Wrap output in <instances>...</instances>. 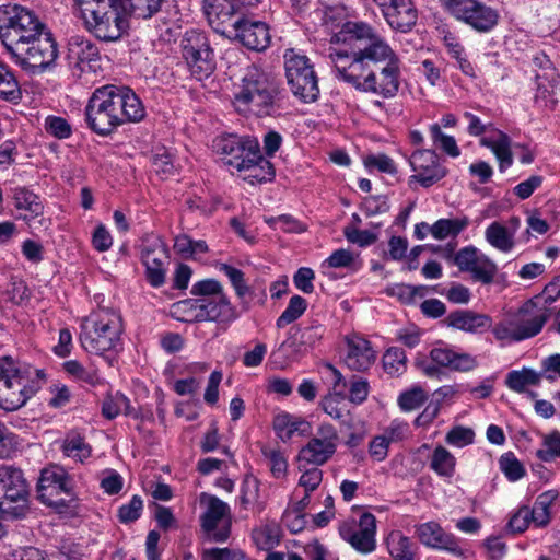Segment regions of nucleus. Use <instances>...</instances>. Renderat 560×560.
<instances>
[{
  "label": "nucleus",
  "instance_id": "nucleus-23",
  "mask_svg": "<svg viewBox=\"0 0 560 560\" xmlns=\"http://www.w3.org/2000/svg\"><path fill=\"white\" fill-rule=\"evenodd\" d=\"M203 11L211 27L219 34L231 37L236 18L235 0H203Z\"/></svg>",
  "mask_w": 560,
  "mask_h": 560
},
{
  "label": "nucleus",
  "instance_id": "nucleus-22",
  "mask_svg": "<svg viewBox=\"0 0 560 560\" xmlns=\"http://www.w3.org/2000/svg\"><path fill=\"white\" fill-rule=\"evenodd\" d=\"M232 36L255 51L267 49L271 42L269 26L265 22L243 18L233 24Z\"/></svg>",
  "mask_w": 560,
  "mask_h": 560
},
{
  "label": "nucleus",
  "instance_id": "nucleus-27",
  "mask_svg": "<svg viewBox=\"0 0 560 560\" xmlns=\"http://www.w3.org/2000/svg\"><path fill=\"white\" fill-rule=\"evenodd\" d=\"M392 28L408 32L417 22L418 13L411 0H394L382 9Z\"/></svg>",
  "mask_w": 560,
  "mask_h": 560
},
{
  "label": "nucleus",
  "instance_id": "nucleus-40",
  "mask_svg": "<svg viewBox=\"0 0 560 560\" xmlns=\"http://www.w3.org/2000/svg\"><path fill=\"white\" fill-rule=\"evenodd\" d=\"M22 96L20 84L8 66L0 62V98L18 102Z\"/></svg>",
  "mask_w": 560,
  "mask_h": 560
},
{
  "label": "nucleus",
  "instance_id": "nucleus-61",
  "mask_svg": "<svg viewBox=\"0 0 560 560\" xmlns=\"http://www.w3.org/2000/svg\"><path fill=\"white\" fill-rule=\"evenodd\" d=\"M409 433V424L400 419H394L381 433L389 444L404 441Z\"/></svg>",
  "mask_w": 560,
  "mask_h": 560
},
{
  "label": "nucleus",
  "instance_id": "nucleus-1",
  "mask_svg": "<svg viewBox=\"0 0 560 560\" xmlns=\"http://www.w3.org/2000/svg\"><path fill=\"white\" fill-rule=\"evenodd\" d=\"M330 43L345 46L329 54L337 79L384 100L398 94L401 60L373 26L347 21L331 35Z\"/></svg>",
  "mask_w": 560,
  "mask_h": 560
},
{
  "label": "nucleus",
  "instance_id": "nucleus-41",
  "mask_svg": "<svg viewBox=\"0 0 560 560\" xmlns=\"http://www.w3.org/2000/svg\"><path fill=\"white\" fill-rule=\"evenodd\" d=\"M551 492H544L536 499L533 508H529L530 522L537 527H546L550 522V505L555 500Z\"/></svg>",
  "mask_w": 560,
  "mask_h": 560
},
{
  "label": "nucleus",
  "instance_id": "nucleus-30",
  "mask_svg": "<svg viewBox=\"0 0 560 560\" xmlns=\"http://www.w3.org/2000/svg\"><path fill=\"white\" fill-rule=\"evenodd\" d=\"M385 544L392 560H417L418 546L400 530H392Z\"/></svg>",
  "mask_w": 560,
  "mask_h": 560
},
{
  "label": "nucleus",
  "instance_id": "nucleus-63",
  "mask_svg": "<svg viewBox=\"0 0 560 560\" xmlns=\"http://www.w3.org/2000/svg\"><path fill=\"white\" fill-rule=\"evenodd\" d=\"M47 132L58 139H67L71 136L72 129L70 124L62 117L48 116L45 120Z\"/></svg>",
  "mask_w": 560,
  "mask_h": 560
},
{
  "label": "nucleus",
  "instance_id": "nucleus-29",
  "mask_svg": "<svg viewBox=\"0 0 560 560\" xmlns=\"http://www.w3.org/2000/svg\"><path fill=\"white\" fill-rule=\"evenodd\" d=\"M13 205L23 220L31 221L40 217L44 205L38 195L27 187L19 186L12 190Z\"/></svg>",
  "mask_w": 560,
  "mask_h": 560
},
{
  "label": "nucleus",
  "instance_id": "nucleus-26",
  "mask_svg": "<svg viewBox=\"0 0 560 560\" xmlns=\"http://www.w3.org/2000/svg\"><path fill=\"white\" fill-rule=\"evenodd\" d=\"M445 323L448 327L469 334H480L492 329V318L489 315L472 312L470 310H457L451 312Z\"/></svg>",
  "mask_w": 560,
  "mask_h": 560
},
{
  "label": "nucleus",
  "instance_id": "nucleus-33",
  "mask_svg": "<svg viewBox=\"0 0 560 560\" xmlns=\"http://www.w3.org/2000/svg\"><path fill=\"white\" fill-rule=\"evenodd\" d=\"M273 429L281 440L287 441L296 433L300 435L307 434L311 425L306 420L300 417L282 412L275 417Z\"/></svg>",
  "mask_w": 560,
  "mask_h": 560
},
{
  "label": "nucleus",
  "instance_id": "nucleus-12",
  "mask_svg": "<svg viewBox=\"0 0 560 560\" xmlns=\"http://www.w3.org/2000/svg\"><path fill=\"white\" fill-rule=\"evenodd\" d=\"M283 58L288 85L293 95L304 103L315 102L319 95L318 79L308 57L291 48L285 50Z\"/></svg>",
  "mask_w": 560,
  "mask_h": 560
},
{
  "label": "nucleus",
  "instance_id": "nucleus-31",
  "mask_svg": "<svg viewBox=\"0 0 560 560\" xmlns=\"http://www.w3.org/2000/svg\"><path fill=\"white\" fill-rule=\"evenodd\" d=\"M480 144L492 151L499 162L501 172H504L513 164L511 139L506 133L498 131L493 137H482Z\"/></svg>",
  "mask_w": 560,
  "mask_h": 560
},
{
  "label": "nucleus",
  "instance_id": "nucleus-9",
  "mask_svg": "<svg viewBox=\"0 0 560 560\" xmlns=\"http://www.w3.org/2000/svg\"><path fill=\"white\" fill-rule=\"evenodd\" d=\"M37 497L58 513H75L78 503L71 476L60 466L51 465L40 471Z\"/></svg>",
  "mask_w": 560,
  "mask_h": 560
},
{
  "label": "nucleus",
  "instance_id": "nucleus-60",
  "mask_svg": "<svg viewBox=\"0 0 560 560\" xmlns=\"http://www.w3.org/2000/svg\"><path fill=\"white\" fill-rule=\"evenodd\" d=\"M201 296H195L194 299H186L179 301L175 304V307L178 312L183 313L185 317L183 320L185 322H202L199 319L201 315Z\"/></svg>",
  "mask_w": 560,
  "mask_h": 560
},
{
  "label": "nucleus",
  "instance_id": "nucleus-62",
  "mask_svg": "<svg viewBox=\"0 0 560 560\" xmlns=\"http://www.w3.org/2000/svg\"><path fill=\"white\" fill-rule=\"evenodd\" d=\"M364 165L369 170H377L386 174H396L397 167L392 158L384 153L370 154L364 159Z\"/></svg>",
  "mask_w": 560,
  "mask_h": 560
},
{
  "label": "nucleus",
  "instance_id": "nucleus-4",
  "mask_svg": "<svg viewBox=\"0 0 560 560\" xmlns=\"http://www.w3.org/2000/svg\"><path fill=\"white\" fill-rule=\"evenodd\" d=\"M232 103L242 115L276 117L283 109V90L270 72L252 65L245 69L233 93Z\"/></svg>",
  "mask_w": 560,
  "mask_h": 560
},
{
  "label": "nucleus",
  "instance_id": "nucleus-55",
  "mask_svg": "<svg viewBox=\"0 0 560 560\" xmlns=\"http://www.w3.org/2000/svg\"><path fill=\"white\" fill-rule=\"evenodd\" d=\"M142 510L143 501L140 495L135 494L128 503L118 509L117 517L122 524L133 523L141 516Z\"/></svg>",
  "mask_w": 560,
  "mask_h": 560
},
{
  "label": "nucleus",
  "instance_id": "nucleus-24",
  "mask_svg": "<svg viewBox=\"0 0 560 560\" xmlns=\"http://www.w3.org/2000/svg\"><path fill=\"white\" fill-rule=\"evenodd\" d=\"M100 59L97 46L82 36H72L68 42L67 60L70 67L81 72L94 70V63Z\"/></svg>",
  "mask_w": 560,
  "mask_h": 560
},
{
  "label": "nucleus",
  "instance_id": "nucleus-25",
  "mask_svg": "<svg viewBox=\"0 0 560 560\" xmlns=\"http://www.w3.org/2000/svg\"><path fill=\"white\" fill-rule=\"evenodd\" d=\"M430 359L441 370L444 368L456 372H469L478 365L476 357L466 352H457L448 347H434L430 351Z\"/></svg>",
  "mask_w": 560,
  "mask_h": 560
},
{
  "label": "nucleus",
  "instance_id": "nucleus-32",
  "mask_svg": "<svg viewBox=\"0 0 560 560\" xmlns=\"http://www.w3.org/2000/svg\"><path fill=\"white\" fill-rule=\"evenodd\" d=\"M544 377L541 372H537L529 368H523L522 370H513L508 373L505 378V385L513 392L527 393V388L530 386H538ZM530 397H536L537 393L528 392Z\"/></svg>",
  "mask_w": 560,
  "mask_h": 560
},
{
  "label": "nucleus",
  "instance_id": "nucleus-38",
  "mask_svg": "<svg viewBox=\"0 0 560 560\" xmlns=\"http://www.w3.org/2000/svg\"><path fill=\"white\" fill-rule=\"evenodd\" d=\"M469 224L467 217L455 219H440L431 228V235L436 240L457 236Z\"/></svg>",
  "mask_w": 560,
  "mask_h": 560
},
{
  "label": "nucleus",
  "instance_id": "nucleus-47",
  "mask_svg": "<svg viewBox=\"0 0 560 560\" xmlns=\"http://www.w3.org/2000/svg\"><path fill=\"white\" fill-rule=\"evenodd\" d=\"M307 302L304 298L301 295H293L285 310L282 312V314L278 317L276 322V326L278 328H283L287 325L295 322L298 318H300L304 312L306 311Z\"/></svg>",
  "mask_w": 560,
  "mask_h": 560
},
{
  "label": "nucleus",
  "instance_id": "nucleus-11",
  "mask_svg": "<svg viewBox=\"0 0 560 560\" xmlns=\"http://www.w3.org/2000/svg\"><path fill=\"white\" fill-rule=\"evenodd\" d=\"M191 295L201 296L202 322L231 324L240 317L236 307L224 293L222 284L215 279H203L192 284Z\"/></svg>",
  "mask_w": 560,
  "mask_h": 560
},
{
  "label": "nucleus",
  "instance_id": "nucleus-8",
  "mask_svg": "<svg viewBox=\"0 0 560 560\" xmlns=\"http://www.w3.org/2000/svg\"><path fill=\"white\" fill-rule=\"evenodd\" d=\"M548 319V310L538 307L529 300L516 312L508 314L497 323L492 327V334L501 342H520L537 336Z\"/></svg>",
  "mask_w": 560,
  "mask_h": 560
},
{
  "label": "nucleus",
  "instance_id": "nucleus-18",
  "mask_svg": "<svg viewBox=\"0 0 560 560\" xmlns=\"http://www.w3.org/2000/svg\"><path fill=\"white\" fill-rule=\"evenodd\" d=\"M339 435L336 428L330 423H322L312 438L299 453L300 462L322 466L326 464L336 453Z\"/></svg>",
  "mask_w": 560,
  "mask_h": 560
},
{
  "label": "nucleus",
  "instance_id": "nucleus-53",
  "mask_svg": "<svg viewBox=\"0 0 560 560\" xmlns=\"http://www.w3.org/2000/svg\"><path fill=\"white\" fill-rule=\"evenodd\" d=\"M557 84H549L545 80L537 81V91L534 97L536 106L541 109L552 110L557 105L555 97V86Z\"/></svg>",
  "mask_w": 560,
  "mask_h": 560
},
{
  "label": "nucleus",
  "instance_id": "nucleus-42",
  "mask_svg": "<svg viewBox=\"0 0 560 560\" xmlns=\"http://www.w3.org/2000/svg\"><path fill=\"white\" fill-rule=\"evenodd\" d=\"M164 0H121L127 14L137 19H150L161 10Z\"/></svg>",
  "mask_w": 560,
  "mask_h": 560
},
{
  "label": "nucleus",
  "instance_id": "nucleus-19",
  "mask_svg": "<svg viewBox=\"0 0 560 560\" xmlns=\"http://www.w3.org/2000/svg\"><path fill=\"white\" fill-rule=\"evenodd\" d=\"M454 262L460 271L471 273L475 281L483 284L491 283L498 272L497 264L474 246L457 252Z\"/></svg>",
  "mask_w": 560,
  "mask_h": 560
},
{
  "label": "nucleus",
  "instance_id": "nucleus-20",
  "mask_svg": "<svg viewBox=\"0 0 560 560\" xmlns=\"http://www.w3.org/2000/svg\"><path fill=\"white\" fill-rule=\"evenodd\" d=\"M409 164L415 172L410 179L424 188L433 186L447 175V168L433 150H416L409 158Z\"/></svg>",
  "mask_w": 560,
  "mask_h": 560
},
{
  "label": "nucleus",
  "instance_id": "nucleus-43",
  "mask_svg": "<svg viewBox=\"0 0 560 560\" xmlns=\"http://www.w3.org/2000/svg\"><path fill=\"white\" fill-rule=\"evenodd\" d=\"M62 368L74 381L82 382L91 386H96L102 382L96 370L86 369L77 360H68L63 362Z\"/></svg>",
  "mask_w": 560,
  "mask_h": 560
},
{
  "label": "nucleus",
  "instance_id": "nucleus-34",
  "mask_svg": "<svg viewBox=\"0 0 560 560\" xmlns=\"http://www.w3.org/2000/svg\"><path fill=\"white\" fill-rule=\"evenodd\" d=\"M240 500L241 505L246 510L252 509L254 512L260 513L265 509V503L260 497V482L250 474L244 477Z\"/></svg>",
  "mask_w": 560,
  "mask_h": 560
},
{
  "label": "nucleus",
  "instance_id": "nucleus-64",
  "mask_svg": "<svg viewBox=\"0 0 560 560\" xmlns=\"http://www.w3.org/2000/svg\"><path fill=\"white\" fill-rule=\"evenodd\" d=\"M203 560H245V555L240 549L210 548L202 552Z\"/></svg>",
  "mask_w": 560,
  "mask_h": 560
},
{
  "label": "nucleus",
  "instance_id": "nucleus-52",
  "mask_svg": "<svg viewBox=\"0 0 560 560\" xmlns=\"http://www.w3.org/2000/svg\"><path fill=\"white\" fill-rule=\"evenodd\" d=\"M533 62L538 68L536 72L537 81L545 80L551 85L559 83V74L548 56L545 54L537 55L534 57Z\"/></svg>",
  "mask_w": 560,
  "mask_h": 560
},
{
  "label": "nucleus",
  "instance_id": "nucleus-36",
  "mask_svg": "<svg viewBox=\"0 0 560 560\" xmlns=\"http://www.w3.org/2000/svg\"><path fill=\"white\" fill-rule=\"evenodd\" d=\"M456 458L444 446H436L431 455L430 468L440 477L451 478L455 474Z\"/></svg>",
  "mask_w": 560,
  "mask_h": 560
},
{
  "label": "nucleus",
  "instance_id": "nucleus-48",
  "mask_svg": "<svg viewBox=\"0 0 560 560\" xmlns=\"http://www.w3.org/2000/svg\"><path fill=\"white\" fill-rule=\"evenodd\" d=\"M63 453L68 457L83 462L91 455V447L79 434H69L62 445Z\"/></svg>",
  "mask_w": 560,
  "mask_h": 560
},
{
  "label": "nucleus",
  "instance_id": "nucleus-15",
  "mask_svg": "<svg viewBox=\"0 0 560 560\" xmlns=\"http://www.w3.org/2000/svg\"><path fill=\"white\" fill-rule=\"evenodd\" d=\"M183 57L198 80L208 78L215 69L214 51L203 32L187 31L182 39Z\"/></svg>",
  "mask_w": 560,
  "mask_h": 560
},
{
  "label": "nucleus",
  "instance_id": "nucleus-28",
  "mask_svg": "<svg viewBox=\"0 0 560 560\" xmlns=\"http://www.w3.org/2000/svg\"><path fill=\"white\" fill-rule=\"evenodd\" d=\"M345 363L353 371H365L375 361V352L369 340L353 335L347 338Z\"/></svg>",
  "mask_w": 560,
  "mask_h": 560
},
{
  "label": "nucleus",
  "instance_id": "nucleus-10",
  "mask_svg": "<svg viewBox=\"0 0 560 560\" xmlns=\"http://www.w3.org/2000/svg\"><path fill=\"white\" fill-rule=\"evenodd\" d=\"M28 485L21 469L0 466V517L15 520L25 516L28 509Z\"/></svg>",
  "mask_w": 560,
  "mask_h": 560
},
{
  "label": "nucleus",
  "instance_id": "nucleus-35",
  "mask_svg": "<svg viewBox=\"0 0 560 560\" xmlns=\"http://www.w3.org/2000/svg\"><path fill=\"white\" fill-rule=\"evenodd\" d=\"M487 242L502 253H510L515 246V240L503 223L494 221L485 231Z\"/></svg>",
  "mask_w": 560,
  "mask_h": 560
},
{
  "label": "nucleus",
  "instance_id": "nucleus-7",
  "mask_svg": "<svg viewBox=\"0 0 560 560\" xmlns=\"http://www.w3.org/2000/svg\"><path fill=\"white\" fill-rule=\"evenodd\" d=\"M121 332L120 315L112 308L100 307L83 319L80 341L88 352L103 354L119 346Z\"/></svg>",
  "mask_w": 560,
  "mask_h": 560
},
{
  "label": "nucleus",
  "instance_id": "nucleus-3",
  "mask_svg": "<svg viewBox=\"0 0 560 560\" xmlns=\"http://www.w3.org/2000/svg\"><path fill=\"white\" fill-rule=\"evenodd\" d=\"M84 115L93 132L107 137L125 124L140 122L147 112L140 97L129 86L106 84L93 91Z\"/></svg>",
  "mask_w": 560,
  "mask_h": 560
},
{
  "label": "nucleus",
  "instance_id": "nucleus-21",
  "mask_svg": "<svg viewBox=\"0 0 560 560\" xmlns=\"http://www.w3.org/2000/svg\"><path fill=\"white\" fill-rule=\"evenodd\" d=\"M415 534L419 541L429 548L444 550L457 557L464 556L458 538L445 532L438 522L430 521L416 525Z\"/></svg>",
  "mask_w": 560,
  "mask_h": 560
},
{
  "label": "nucleus",
  "instance_id": "nucleus-17",
  "mask_svg": "<svg viewBox=\"0 0 560 560\" xmlns=\"http://www.w3.org/2000/svg\"><path fill=\"white\" fill-rule=\"evenodd\" d=\"M206 510L200 516L201 527L215 542H224L231 535L232 514L230 505L215 495L202 493Z\"/></svg>",
  "mask_w": 560,
  "mask_h": 560
},
{
  "label": "nucleus",
  "instance_id": "nucleus-16",
  "mask_svg": "<svg viewBox=\"0 0 560 560\" xmlns=\"http://www.w3.org/2000/svg\"><path fill=\"white\" fill-rule=\"evenodd\" d=\"M339 535L357 552L370 555L376 550V517L370 512L351 515L339 525Z\"/></svg>",
  "mask_w": 560,
  "mask_h": 560
},
{
  "label": "nucleus",
  "instance_id": "nucleus-49",
  "mask_svg": "<svg viewBox=\"0 0 560 560\" xmlns=\"http://www.w3.org/2000/svg\"><path fill=\"white\" fill-rule=\"evenodd\" d=\"M407 355L399 347H392L383 355L384 370L390 375H399L406 370Z\"/></svg>",
  "mask_w": 560,
  "mask_h": 560
},
{
  "label": "nucleus",
  "instance_id": "nucleus-51",
  "mask_svg": "<svg viewBox=\"0 0 560 560\" xmlns=\"http://www.w3.org/2000/svg\"><path fill=\"white\" fill-rule=\"evenodd\" d=\"M319 405L323 411L335 420L343 421L348 416L345 395L328 394L322 399Z\"/></svg>",
  "mask_w": 560,
  "mask_h": 560
},
{
  "label": "nucleus",
  "instance_id": "nucleus-14",
  "mask_svg": "<svg viewBox=\"0 0 560 560\" xmlns=\"http://www.w3.org/2000/svg\"><path fill=\"white\" fill-rule=\"evenodd\" d=\"M444 9L457 21H460L479 33H488L499 22L495 9L479 0H440Z\"/></svg>",
  "mask_w": 560,
  "mask_h": 560
},
{
  "label": "nucleus",
  "instance_id": "nucleus-54",
  "mask_svg": "<svg viewBox=\"0 0 560 560\" xmlns=\"http://www.w3.org/2000/svg\"><path fill=\"white\" fill-rule=\"evenodd\" d=\"M261 452L269 462L271 475L277 479L284 478L288 471V462L284 455L279 450L270 447H264Z\"/></svg>",
  "mask_w": 560,
  "mask_h": 560
},
{
  "label": "nucleus",
  "instance_id": "nucleus-45",
  "mask_svg": "<svg viewBox=\"0 0 560 560\" xmlns=\"http://www.w3.org/2000/svg\"><path fill=\"white\" fill-rule=\"evenodd\" d=\"M318 372L323 382L329 385L332 390L330 394L345 395L347 382L339 370L332 364L325 362L319 365Z\"/></svg>",
  "mask_w": 560,
  "mask_h": 560
},
{
  "label": "nucleus",
  "instance_id": "nucleus-50",
  "mask_svg": "<svg viewBox=\"0 0 560 560\" xmlns=\"http://www.w3.org/2000/svg\"><path fill=\"white\" fill-rule=\"evenodd\" d=\"M432 141L435 145H439L443 152L451 158H457L460 155V150L453 136H448L442 132L440 124H433L429 128Z\"/></svg>",
  "mask_w": 560,
  "mask_h": 560
},
{
  "label": "nucleus",
  "instance_id": "nucleus-57",
  "mask_svg": "<svg viewBox=\"0 0 560 560\" xmlns=\"http://www.w3.org/2000/svg\"><path fill=\"white\" fill-rule=\"evenodd\" d=\"M425 392L415 386L409 390L401 393L398 397V405L404 411H411L419 408L427 400Z\"/></svg>",
  "mask_w": 560,
  "mask_h": 560
},
{
  "label": "nucleus",
  "instance_id": "nucleus-59",
  "mask_svg": "<svg viewBox=\"0 0 560 560\" xmlns=\"http://www.w3.org/2000/svg\"><path fill=\"white\" fill-rule=\"evenodd\" d=\"M265 222L272 229H280L287 233H300L304 231L303 225L290 214L265 218Z\"/></svg>",
  "mask_w": 560,
  "mask_h": 560
},
{
  "label": "nucleus",
  "instance_id": "nucleus-58",
  "mask_svg": "<svg viewBox=\"0 0 560 560\" xmlns=\"http://www.w3.org/2000/svg\"><path fill=\"white\" fill-rule=\"evenodd\" d=\"M500 467L510 481H517L525 475V468L513 453H506L500 458Z\"/></svg>",
  "mask_w": 560,
  "mask_h": 560
},
{
  "label": "nucleus",
  "instance_id": "nucleus-13",
  "mask_svg": "<svg viewBox=\"0 0 560 560\" xmlns=\"http://www.w3.org/2000/svg\"><path fill=\"white\" fill-rule=\"evenodd\" d=\"M85 30L102 42H116L127 33L129 27L127 9L121 0L107 9L97 11L82 21Z\"/></svg>",
  "mask_w": 560,
  "mask_h": 560
},
{
  "label": "nucleus",
  "instance_id": "nucleus-2",
  "mask_svg": "<svg viewBox=\"0 0 560 560\" xmlns=\"http://www.w3.org/2000/svg\"><path fill=\"white\" fill-rule=\"evenodd\" d=\"M0 39L15 62L33 72L50 67L58 57L51 32L27 7L13 4L0 10Z\"/></svg>",
  "mask_w": 560,
  "mask_h": 560
},
{
  "label": "nucleus",
  "instance_id": "nucleus-56",
  "mask_svg": "<svg viewBox=\"0 0 560 560\" xmlns=\"http://www.w3.org/2000/svg\"><path fill=\"white\" fill-rule=\"evenodd\" d=\"M220 271L224 272L229 278L233 289L235 290V294L240 299H243L249 293V287L245 282L244 272L242 270L228 264H221Z\"/></svg>",
  "mask_w": 560,
  "mask_h": 560
},
{
  "label": "nucleus",
  "instance_id": "nucleus-37",
  "mask_svg": "<svg viewBox=\"0 0 560 560\" xmlns=\"http://www.w3.org/2000/svg\"><path fill=\"white\" fill-rule=\"evenodd\" d=\"M141 260L144 264H153L155 260H166L167 249L161 237L145 236L140 245Z\"/></svg>",
  "mask_w": 560,
  "mask_h": 560
},
{
  "label": "nucleus",
  "instance_id": "nucleus-6",
  "mask_svg": "<svg viewBox=\"0 0 560 560\" xmlns=\"http://www.w3.org/2000/svg\"><path fill=\"white\" fill-rule=\"evenodd\" d=\"M47 377L44 370L13 360L0 358V408L15 411L43 387Z\"/></svg>",
  "mask_w": 560,
  "mask_h": 560
},
{
  "label": "nucleus",
  "instance_id": "nucleus-46",
  "mask_svg": "<svg viewBox=\"0 0 560 560\" xmlns=\"http://www.w3.org/2000/svg\"><path fill=\"white\" fill-rule=\"evenodd\" d=\"M536 456L545 463L560 458V431L553 430L542 436L541 447L536 451Z\"/></svg>",
  "mask_w": 560,
  "mask_h": 560
},
{
  "label": "nucleus",
  "instance_id": "nucleus-39",
  "mask_svg": "<svg viewBox=\"0 0 560 560\" xmlns=\"http://www.w3.org/2000/svg\"><path fill=\"white\" fill-rule=\"evenodd\" d=\"M252 539L260 550H271L280 542V530L276 524H266L254 528Z\"/></svg>",
  "mask_w": 560,
  "mask_h": 560
},
{
  "label": "nucleus",
  "instance_id": "nucleus-5",
  "mask_svg": "<svg viewBox=\"0 0 560 560\" xmlns=\"http://www.w3.org/2000/svg\"><path fill=\"white\" fill-rule=\"evenodd\" d=\"M212 151L236 171H252L250 177L257 182H268L275 177L273 164L262 155L259 142L254 137L234 133L218 136L212 141Z\"/></svg>",
  "mask_w": 560,
  "mask_h": 560
},
{
  "label": "nucleus",
  "instance_id": "nucleus-44",
  "mask_svg": "<svg viewBox=\"0 0 560 560\" xmlns=\"http://www.w3.org/2000/svg\"><path fill=\"white\" fill-rule=\"evenodd\" d=\"M103 416L107 419H114L119 413L131 416L133 410L130 400L124 394L117 392L116 394L108 396L102 406Z\"/></svg>",
  "mask_w": 560,
  "mask_h": 560
}]
</instances>
